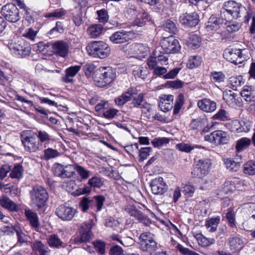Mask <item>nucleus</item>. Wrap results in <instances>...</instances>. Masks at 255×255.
Wrapping results in <instances>:
<instances>
[{
    "label": "nucleus",
    "mask_w": 255,
    "mask_h": 255,
    "mask_svg": "<svg viewBox=\"0 0 255 255\" xmlns=\"http://www.w3.org/2000/svg\"><path fill=\"white\" fill-rule=\"evenodd\" d=\"M225 76L222 72L214 71L211 73V79L215 83H221L224 81Z\"/></svg>",
    "instance_id": "nucleus-53"
},
{
    "label": "nucleus",
    "mask_w": 255,
    "mask_h": 255,
    "mask_svg": "<svg viewBox=\"0 0 255 255\" xmlns=\"http://www.w3.org/2000/svg\"><path fill=\"white\" fill-rule=\"evenodd\" d=\"M133 74L135 78L143 79L146 75V69L144 67L136 66L133 70Z\"/></svg>",
    "instance_id": "nucleus-59"
},
{
    "label": "nucleus",
    "mask_w": 255,
    "mask_h": 255,
    "mask_svg": "<svg viewBox=\"0 0 255 255\" xmlns=\"http://www.w3.org/2000/svg\"><path fill=\"white\" fill-rule=\"evenodd\" d=\"M60 155V154L57 150L51 148H48L44 150L43 156L45 159L49 160L58 157Z\"/></svg>",
    "instance_id": "nucleus-48"
},
{
    "label": "nucleus",
    "mask_w": 255,
    "mask_h": 255,
    "mask_svg": "<svg viewBox=\"0 0 255 255\" xmlns=\"http://www.w3.org/2000/svg\"><path fill=\"white\" fill-rule=\"evenodd\" d=\"M229 243L231 250L234 253L240 252L244 246L242 240L237 237L230 238Z\"/></svg>",
    "instance_id": "nucleus-28"
},
{
    "label": "nucleus",
    "mask_w": 255,
    "mask_h": 255,
    "mask_svg": "<svg viewBox=\"0 0 255 255\" xmlns=\"http://www.w3.org/2000/svg\"><path fill=\"white\" fill-rule=\"evenodd\" d=\"M150 187L152 192L155 195H162L165 193L168 189V186L163 178L156 177L150 182Z\"/></svg>",
    "instance_id": "nucleus-14"
},
{
    "label": "nucleus",
    "mask_w": 255,
    "mask_h": 255,
    "mask_svg": "<svg viewBox=\"0 0 255 255\" xmlns=\"http://www.w3.org/2000/svg\"><path fill=\"white\" fill-rule=\"evenodd\" d=\"M237 95L231 90L226 91L223 93V99L226 103L233 108L240 106L241 102Z\"/></svg>",
    "instance_id": "nucleus-22"
},
{
    "label": "nucleus",
    "mask_w": 255,
    "mask_h": 255,
    "mask_svg": "<svg viewBox=\"0 0 255 255\" xmlns=\"http://www.w3.org/2000/svg\"><path fill=\"white\" fill-rule=\"evenodd\" d=\"M220 222L219 216L211 218L206 220L205 226L209 232L214 233L216 231Z\"/></svg>",
    "instance_id": "nucleus-29"
},
{
    "label": "nucleus",
    "mask_w": 255,
    "mask_h": 255,
    "mask_svg": "<svg viewBox=\"0 0 255 255\" xmlns=\"http://www.w3.org/2000/svg\"><path fill=\"white\" fill-rule=\"evenodd\" d=\"M212 165L210 159L203 158L197 161L196 167L192 172V174L195 177L202 178L207 175Z\"/></svg>",
    "instance_id": "nucleus-10"
},
{
    "label": "nucleus",
    "mask_w": 255,
    "mask_h": 255,
    "mask_svg": "<svg viewBox=\"0 0 255 255\" xmlns=\"http://www.w3.org/2000/svg\"><path fill=\"white\" fill-rule=\"evenodd\" d=\"M201 61V58L200 56H192L188 60L187 66L191 69L194 68L199 66Z\"/></svg>",
    "instance_id": "nucleus-49"
},
{
    "label": "nucleus",
    "mask_w": 255,
    "mask_h": 255,
    "mask_svg": "<svg viewBox=\"0 0 255 255\" xmlns=\"http://www.w3.org/2000/svg\"><path fill=\"white\" fill-rule=\"evenodd\" d=\"M48 245L52 248H58L63 245V242L56 234H52L47 238Z\"/></svg>",
    "instance_id": "nucleus-37"
},
{
    "label": "nucleus",
    "mask_w": 255,
    "mask_h": 255,
    "mask_svg": "<svg viewBox=\"0 0 255 255\" xmlns=\"http://www.w3.org/2000/svg\"><path fill=\"white\" fill-rule=\"evenodd\" d=\"M254 88L252 86H245L241 92V95L246 101H251L254 97Z\"/></svg>",
    "instance_id": "nucleus-36"
},
{
    "label": "nucleus",
    "mask_w": 255,
    "mask_h": 255,
    "mask_svg": "<svg viewBox=\"0 0 255 255\" xmlns=\"http://www.w3.org/2000/svg\"><path fill=\"white\" fill-rule=\"evenodd\" d=\"M161 47L166 54H174L179 51L181 46L178 40L174 36L163 38L160 41Z\"/></svg>",
    "instance_id": "nucleus-8"
},
{
    "label": "nucleus",
    "mask_w": 255,
    "mask_h": 255,
    "mask_svg": "<svg viewBox=\"0 0 255 255\" xmlns=\"http://www.w3.org/2000/svg\"><path fill=\"white\" fill-rule=\"evenodd\" d=\"M246 11L245 7L241 3L235 1L229 0L224 3L222 14H224L225 16L231 15L234 18H237L241 16V13Z\"/></svg>",
    "instance_id": "nucleus-6"
},
{
    "label": "nucleus",
    "mask_w": 255,
    "mask_h": 255,
    "mask_svg": "<svg viewBox=\"0 0 255 255\" xmlns=\"http://www.w3.org/2000/svg\"><path fill=\"white\" fill-rule=\"evenodd\" d=\"M183 104V96L182 95H180L179 96V98L176 101L174 108L173 110V114L176 115H177Z\"/></svg>",
    "instance_id": "nucleus-62"
},
{
    "label": "nucleus",
    "mask_w": 255,
    "mask_h": 255,
    "mask_svg": "<svg viewBox=\"0 0 255 255\" xmlns=\"http://www.w3.org/2000/svg\"><path fill=\"white\" fill-rule=\"evenodd\" d=\"M19 224H16L14 225H11L10 226H3L1 227L0 232L4 235H12L15 232V228L18 227Z\"/></svg>",
    "instance_id": "nucleus-56"
},
{
    "label": "nucleus",
    "mask_w": 255,
    "mask_h": 255,
    "mask_svg": "<svg viewBox=\"0 0 255 255\" xmlns=\"http://www.w3.org/2000/svg\"><path fill=\"white\" fill-rule=\"evenodd\" d=\"M77 213V210L73 207L60 205L56 210V215L62 220L70 221Z\"/></svg>",
    "instance_id": "nucleus-13"
},
{
    "label": "nucleus",
    "mask_w": 255,
    "mask_h": 255,
    "mask_svg": "<svg viewBox=\"0 0 255 255\" xmlns=\"http://www.w3.org/2000/svg\"><path fill=\"white\" fill-rule=\"evenodd\" d=\"M37 138V134L32 130H26L21 133V140L25 149L30 152H36L39 148L40 142Z\"/></svg>",
    "instance_id": "nucleus-3"
},
{
    "label": "nucleus",
    "mask_w": 255,
    "mask_h": 255,
    "mask_svg": "<svg viewBox=\"0 0 255 255\" xmlns=\"http://www.w3.org/2000/svg\"><path fill=\"white\" fill-rule=\"evenodd\" d=\"M177 147L179 150L186 152H189L195 148H204L203 147L199 145H192L189 144H186L184 143H181L177 144Z\"/></svg>",
    "instance_id": "nucleus-44"
},
{
    "label": "nucleus",
    "mask_w": 255,
    "mask_h": 255,
    "mask_svg": "<svg viewBox=\"0 0 255 255\" xmlns=\"http://www.w3.org/2000/svg\"><path fill=\"white\" fill-rule=\"evenodd\" d=\"M52 48L54 54L61 57H66L68 54L69 46L64 41H56L52 44Z\"/></svg>",
    "instance_id": "nucleus-18"
},
{
    "label": "nucleus",
    "mask_w": 255,
    "mask_h": 255,
    "mask_svg": "<svg viewBox=\"0 0 255 255\" xmlns=\"http://www.w3.org/2000/svg\"><path fill=\"white\" fill-rule=\"evenodd\" d=\"M75 164L63 165L55 164L53 168L54 174L62 178H71L75 173Z\"/></svg>",
    "instance_id": "nucleus-12"
},
{
    "label": "nucleus",
    "mask_w": 255,
    "mask_h": 255,
    "mask_svg": "<svg viewBox=\"0 0 255 255\" xmlns=\"http://www.w3.org/2000/svg\"><path fill=\"white\" fill-rule=\"evenodd\" d=\"M251 144L250 138L242 137L236 141V149L238 152H241L249 147Z\"/></svg>",
    "instance_id": "nucleus-34"
},
{
    "label": "nucleus",
    "mask_w": 255,
    "mask_h": 255,
    "mask_svg": "<svg viewBox=\"0 0 255 255\" xmlns=\"http://www.w3.org/2000/svg\"><path fill=\"white\" fill-rule=\"evenodd\" d=\"M103 31V27L100 24H94L89 26L87 29L88 34L91 38L99 36Z\"/></svg>",
    "instance_id": "nucleus-35"
},
{
    "label": "nucleus",
    "mask_w": 255,
    "mask_h": 255,
    "mask_svg": "<svg viewBox=\"0 0 255 255\" xmlns=\"http://www.w3.org/2000/svg\"><path fill=\"white\" fill-rule=\"evenodd\" d=\"M118 111L115 109H105L103 111V116L108 119H112L117 115Z\"/></svg>",
    "instance_id": "nucleus-58"
},
{
    "label": "nucleus",
    "mask_w": 255,
    "mask_h": 255,
    "mask_svg": "<svg viewBox=\"0 0 255 255\" xmlns=\"http://www.w3.org/2000/svg\"><path fill=\"white\" fill-rule=\"evenodd\" d=\"M223 56L227 61L235 64L241 63V61L240 60L242 57L241 49L227 48L225 50Z\"/></svg>",
    "instance_id": "nucleus-15"
},
{
    "label": "nucleus",
    "mask_w": 255,
    "mask_h": 255,
    "mask_svg": "<svg viewBox=\"0 0 255 255\" xmlns=\"http://www.w3.org/2000/svg\"><path fill=\"white\" fill-rule=\"evenodd\" d=\"M169 193L170 196L173 198V202L176 203L181 197V189L179 186H177L175 188L170 190Z\"/></svg>",
    "instance_id": "nucleus-60"
},
{
    "label": "nucleus",
    "mask_w": 255,
    "mask_h": 255,
    "mask_svg": "<svg viewBox=\"0 0 255 255\" xmlns=\"http://www.w3.org/2000/svg\"><path fill=\"white\" fill-rule=\"evenodd\" d=\"M198 244L203 247H208L215 244V240L214 238H207L201 234H197L194 236Z\"/></svg>",
    "instance_id": "nucleus-32"
},
{
    "label": "nucleus",
    "mask_w": 255,
    "mask_h": 255,
    "mask_svg": "<svg viewBox=\"0 0 255 255\" xmlns=\"http://www.w3.org/2000/svg\"><path fill=\"white\" fill-rule=\"evenodd\" d=\"M37 137L41 143L48 142L51 139V136L44 130H39L37 134Z\"/></svg>",
    "instance_id": "nucleus-61"
},
{
    "label": "nucleus",
    "mask_w": 255,
    "mask_h": 255,
    "mask_svg": "<svg viewBox=\"0 0 255 255\" xmlns=\"http://www.w3.org/2000/svg\"><path fill=\"white\" fill-rule=\"evenodd\" d=\"M204 139L212 145L217 146L228 143L230 140V136L226 131L217 130L205 135Z\"/></svg>",
    "instance_id": "nucleus-5"
},
{
    "label": "nucleus",
    "mask_w": 255,
    "mask_h": 255,
    "mask_svg": "<svg viewBox=\"0 0 255 255\" xmlns=\"http://www.w3.org/2000/svg\"><path fill=\"white\" fill-rule=\"evenodd\" d=\"M86 50L90 55L99 58L108 57L111 52L110 47L102 41H94L86 46Z\"/></svg>",
    "instance_id": "nucleus-2"
},
{
    "label": "nucleus",
    "mask_w": 255,
    "mask_h": 255,
    "mask_svg": "<svg viewBox=\"0 0 255 255\" xmlns=\"http://www.w3.org/2000/svg\"><path fill=\"white\" fill-rule=\"evenodd\" d=\"M198 106L206 112H212L216 109V103L207 99L199 101L198 102Z\"/></svg>",
    "instance_id": "nucleus-27"
},
{
    "label": "nucleus",
    "mask_w": 255,
    "mask_h": 255,
    "mask_svg": "<svg viewBox=\"0 0 255 255\" xmlns=\"http://www.w3.org/2000/svg\"><path fill=\"white\" fill-rule=\"evenodd\" d=\"M32 247L34 251L38 252L40 255H47L48 254V248L41 241H36L34 242Z\"/></svg>",
    "instance_id": "nucleus-39"
},
{
    "label": "nucleus",
    "mask_w": 255,
    "mask_h": 255,
    "mask_svg": "<svg viewBox=\"0 0 255 255\" xmlns=\"http://www.w3.org/2000/svg\"><path fill=\"white\" fill-rule=\"evenodd\" d=\"M141 249L144 252H152L156 250L157 244L154 240L153 234L145 232L139 236Z\"/></svg>",
    "instance_id": "nucleus-9"
},
{
    "label": "nucleus",
    "mask_w": 255,
    "mask_h": 255,
    "mask_svg": "<svg viewBox=\"0 0 255 255\" xmlns=\"http://www.w3.org/2000/svg\"><path fill=\"white\" fill-rule=\"evenodd\" d=\"M0 204L3 208L11 211L17 210V205L6 196H2L0 198Z\"/></svg>",
    "instance_id": "nucleus-33"
},
{
    "label": "nucleus",
    "mask_w": 255,
    "mask_h": 255,
    "mask_svg": "<svg viewBox=\"0 0 255 255\" xmlns=\"http://www.w3.org/2000/svg\"><path fill=\"white\" fill-rule=\"evenodd\" d=\"M173 96L171 95H162L159 98V107L164 112L171 110L173 107Z\"/></svg>",
    "instance_id": "nucleus-19"
},
{
    "label": "nucleus",
    "mask_w": 255,
    "mask_h": 255,
    "mask_svg": "<svg viewBox=\"0 0 255 255\" xmlns=\"http://www.w3.org/2000/svg\"><path fill=\"white\" fill-rule=\"evenodd\" d=\"M213 119L222 121H226L230 119L229 114L224 110H219L217 114L213 116Z\"/></svg>",
    "instance_id": "nucleus-54"
},
{
    "label": "nucleus",
    "mask_w": 255,
    "mask_h": 255,
    "mask_svg": "<svg viewBox=\"0 0 255 255\" xmlns=\"http://www.w3.org/2000/svg\"><path fill=\"white\" fill-rule=\"evenodd\" d=\"M137 91L136 89L133 88L128 89L127 92L116 98L115 99V102L118 106H123L129 101L134 95L137 94Z\"/></svg>",
    "instance_id": "nucleus-21"
},
{
    "label": "nucleus",
    "mask_w": 255,
    "mask_h": 255,
    "mask_svg": "<svg viewBox=\"0 0 255 255\" xmlns=\"http://www.w3.org/2000/svg\"><path fill=\"white\" fill-rule=\"evenodd\" d=\"M104 179L100 177L95 176L91 178L88 181V184L91 187L100 188L104 183Z\"/></svg>",
    "instance_id": "nucleus-42"
},
{
    "label": "nucleus",
    "mask_w": 255,
    "mask_h": 255,
    "mask_svg": "<svg viewBox=\"0 0 255 255\" xmlns=\"http://www.w3.org/2000/svg\"><path fill=\"white\" fill-rule=\"evenodd\" d=\"M224 162L226 168L230 171L236 172L240 167L239 162L236 161L231 158H226L224 160Z\"/></svg>",
    "instance_id": "nucleus-41"
},
{
    "label": "nucleus",
    "mask_w": 255,
    "mask_h": 255,
    "mask_svg": "<svg viewBox=\"0 0 255 255\" xmlns=\"http://www.w3.org/2000/svg\"><path fill=\"white\" fill-rule=\"evenodd\" d=\"M243 171L246 174H255V161H250L245 163L243 167Z\"/></svg>",
    "instance_id": "nucleus-46"
},
{
    "label": "nucleus",
    "mask_w": 255,
    "mask_h": 255,
    "mask_svg": "<svg viewBox=\"0 0 255 255\" xmlns=\"http://www.w3.org/2000/svg\"><path fill=\"white\" fill-rule=\"evenodd\" d=\"M230 130L234 132L240 133L241 124L240 120H235L232 121L229 125Z\"/></svg>",
    "instance_id": "nucleus-64"
},
{
    "label": "nucleus",
    "mask_w": 255,
    "mask_h": 255,
    "mask_svg": "<svg viewBox=\"0 0 255 255\" xmlns=\"http://www.w3.org/2000/svg\"><path fill=\"white\" fill-rule=\"evenodd\" d=\"M126 212L131 217L135 219L141 221L143 218V215L142 212L138 210L135 207L132 205H128L126 208Z\"/></svg>",
    "instance_id": "nucleus-38"
},
{
    "label": "nucleus",
    "mask_w": 255,
    "mask_h": 255,
    "mask_svg": "<svg viewBox=\"0 0 255 255\" xmlns=\"http://www.w3.org/2000/svg\"><path fill=\"white\" fill-rule=\"evenodd\" d=\"M131 34L130 31L122 30L114 33L110 37V40L114 44H122L128 41Z\"/></svg>",
    "instance_id": "nucleus-17"
},
{
    "label": "nucleus",
    "mask_w": 255,
    "mask_h": 255,
    "mask_svg": "<svg viewBox=\"0 0 255 255\" xmlns=\"http://www.w3.org/2000/svg\"><path fill=\"white\" fill-rule=\"evenodd\" d=\"M235 183L233 181H227L225 182L223 187V192L228 194L233 193L236 190Z\"/></svg>",
    "instance_id": "nucleus-51"
},
{
    "label": "nucleus",
    "mask_w": 255,
    "mask_h": 255,
    "mask_svg": "<svg viewBox=\"0 0 255 255\" xmlns=\"http://www.w3.org/2000/svg\"><path fill=\"white\" fill-rule=\"evenodd\" d=\"M31 206L40 209L44 206L48 199L46 190L41 186H35L29 192Z\"/></svg>",
    "instance_id": "nucleus-1"
},
{
    "label": "nucleus",
    "mask_w": 255,
    "mask_h": 255,
    "mask_svg": "<svg viewBox=\"0 0 255 255\" xmlns=\"http://www.w3.org/2000/svg\"><path fill=\"white\" fill-rule=\"evenodd\" d=\"M9 49L15 55L22 57L30 53V48L22 39L12 40L8 45Z\"/></svg>",
    "instance_id": "nucleus-7"
},
{
    "label": "nucleus",
    "mask_w": 255,
    "mask_h": 255,
    "mask_svg": "<svg viewBox=\"0 0 255 255\" xmlns=\"http://www.w3.org/2000/svg\"><path fill=\"white\" fill-rule=\"evenodd\" d=\"M24 214L31 227L35 230L38 229L40 222L37 213L30 209H26L24 210Z\"/></svg>",
    "instance_id": "nucleus-26"
},
{
    "label": "nucleus",
    "mask_w": 255,
    "mask_h": 255,
    "mask_svg": "<svg viewBox=\"0 0 255 255\" xmlns=\"http://www.w3.org/2000/svg\"><path fill=\"white\" fill-rule=\"evenodd\" d=\"M75 171H76L81 179L85 180L88 179L90 175V171L86 170L82 166L78 164H75Z\"/></svg>",
    "instance_id": "nucleus-47"
},
{
    "label": "nucleus",
    "mask_w": 255,
    "mask_h": 255,
    "mask_svg": "<svg viewBox=\"0 0 255 255\" xmlns=\"http://www.w3.org/2000/svg\"><path fill=\"white\" fill-rule=\"evenodd\" d=\"M24 169L20 164H16L11 170L9 176L12 178L20 179L22 177Z\"/></svg>",
    "instance_id": "nucleus-40"
},
{
    "label": "nucleus",
    "mask_w": 255,
    "mask_h": 255,
    "mask_svg": "<svg viewBox=\"0 0 255 255\" xmlns=\"http://www.w3.org/2000/svg\"><path fill=\"white\" fill-rule=\"evenodd\" d=\"M144 95L143 93L139 94L136 97H132L131 104L135 108L144 109L148 112L152 110L151 106L143 101Z\"/></svg>",
    "instance_id": "nucleus-24"
},
{
    "label": "nucleus",
    "mask_w": 255,
    "mask_h": 255,
    "mask_svg": "<svg viewBox=\"0 0 255 255\" xmlns=\"http://www.w3.org/2000/svg\"><path fill=\"white\" fill-rule=\"evenodd\" d=\"M81 68V65L72 66L67 68L65 71V75L62 77V81L67 83L73 82V78L79 72Z\"/></svg>",
    "instance_id": "nucleus-23"
},
{
    "label": "nucleus",
    "mask_w": 255,
    "mask_h": 255,
    "mask_svg": "<svg viewBox=\"0 0 255 255\" xmlns=\"http://www.w3.org/2000/svg\"><path fill=\"white\" fill-rule=\"evenodd\" d=\"M186 42L189 47L193 49H196L200 46L201 38L197 34L191 33L189 34Z\"/></svg>",
    "instance_id": "nucleus-31"
},
{
    "label": "nucleus",
    "mask_w": 255,
    "mask_h": 255,
    "mask_svg": "<svg viewBox=\"0 0 255 255\" xmlns=\"http://www.w3.org/2000/svg\"><path fill=\"white\" fill-rule=\"evenodd\" d=\"M219 20L215 16H212L209 18L207 27L211 30H217L219 27Z\"/></svg>",
    "instance_id": "nucleus-55"
},
{
    "label": "nucleus",
    "mask_w": 255,
    "mask_h": 255,
    "mask_svg": "<svg viewBox=\"0 0 255 255\" xmlns=\"http://www.w3.org/2000/svg\"><path fill=\"white\" fill-rule=\"evenodd\" d=\"M105 225L108 228H110L113 230H118L119 229L120 223L118 220H115L113 217H109L105 221Z\"/></svg>",
    "instance_id": "nucleus-45"
},
{
    "label": "nucleus",
    "mask_w": 255,
    "mask_h": 255,
    "mask_svg": "<svg viewBox=\"0 0 255 255\" xmlns=\"http://www.w3.org/2000/svg\"><path fill=\"white\" fill-rule=\"evenodd\" d=\"M99 75L98 79L95 80L96 85L99 87H103L114 81L116 74L111 67H101L98 70Z\"/></svg>",
    "instance_id": "nucleus-4"
},
{
    "label": "nucleus",
    "mask_w": 255,
    "mask_h": 255,
    "mask_svg": "<svg viewBox=\"0 0 255 255\" xmlns=\"http://www.w3.org/2000/svg\"><path fill=\"white\" fill-rule=\"evenodd\" d=\"M146 16L147 14L145 13H140L138 14L137 18L133 21V24L138 26H142L146 21Z\"/></svg>",
    "instance_id": "nucleus-63"
},
{
    "label": "nucleus",
    "mask_w": 255,
    "mask_h": 255,
    "mask_svg": "<svg viewBox=\"0 0 255 255\" xmlns=\"http://www.w3.org/2000/svg\"><path fill=\"white\" fill-rule=\"evenodd\" d=\"M169 141L168 138L166 137H157L151 141V143L155 147H161L168 144Z\"/></svg>",
    "instance_id": "nucleus-52"
},
{
    "label": "nucleus",
    "mask_w": 255,
    "mask_h": 255,
    "mask_svg": "<svg viewBox=\"0 0 255 255\" xmlns=\"http://www.w3.org/2000/svg\"><path fill=\"white\" fill-rule=\"evenodd\" d=\"M93 226V222L92 220L84 223L82 226L83 230L80 238L81 242H86L92 239V233L91 230Z\"/></svg>",
    "instance_id": "nucleus-25"
},
{
    "label": "nucleus",
    "mask_w": 255,
    "mask_h": 255,
    "mask_svg": "<svg viewBox=\"0 0 255 255\" xmlns=\"http://www.w3.org/2000/svg\"><path fill=\"white\" fill-rule=\"evenodd\" d=\"M1 13L7 21L11 22H16L20 18L19 10L14 4L8 3L3 6Z\"/></svg>",
    "instance_id": "nucleus-11"
},
{
    "label": "nucleus",
    "mask_w": 255,
    "mask_h": 255,
    "mask_svg": "<svg viewBox=\"0 0 255 255\" xmlns=\"http://www.w3.org/2000/svg\"><path fill=\"white\" fill-rule=\"evenodd\" d=\"M179 20L182 25L186 27L195 26L199 23V15L196 12L186 13L180 16Z\"/></svg>",
    "instance_id": "nucleus-16"
},
{
    "label": "nucleus",
    "mask_w": 255,
    "mask_h": 255,
    "mask_svg": "<svg viewBox=\"0 0 255 255\" xmlns=\"http://www.w3.org/2000/svg\"><path fill=\"white\" fill-rule=\"evenodd\" d=\"M228 224L231 227H236L235 214L232 208H229L226 215Z\"/></svg>",
    "instance_id": "nucleus-50"
},
{
    "label": "nucleus",
    "mask_w": 255,
    "mask_h": 255,
    "mask_svg": "<svg viewBox=\"0 0 255 255\" xmlns=\"http://www.w3.org/2000/svg\"><path fill=\"white\" fill-rule=\"evenodd\" d=\"M130 49L132 53L136 54L140 59L145 58L150 52L149 48L143 44H132Z\"/></svg>",
    "instance_id": "nucleus-20"
},
{
    "label": "nucleus",
    "mask_w": 255,
    "mask_h": 255,
    "mask_svg": "<svg viewBox=\"0 0 255 255\" xmlns=\"http://www.w3.org/2000/svg\"><path fill=\"white\" fill-rule=\"evenodd\" d=\"M37 33V30H34L32 28L30 27L25 29L22 33V36L30 41H34Z\"/></svg>",
    "instance_id": "nucleus-43"
},
{
    "label": "nucleus",
    "mask_w": 255,
    "mask_h": 255,
    "mask_svg": "<svg viewBox=\"0 0 255 255\" xmlns=\"http://www.w3.org/2000/svg\"><path fill=\"white\" fill-rule=\"evenodd\" d=\"M15 233H16L17 239V244H19L20 245L27 244L28 242L29 236L22 229L19 224L18 227H16L15 228Z\"/></svg>",
    "instance_id": "nucleus-30"
},
{
    "label": "nucleus",
    "mask_w": 255,
    "mask_h": 255,
    "mask_svg": "<svg viewBox=\"0 0 255 255\" xmlns=\"http://www.w3.org/2000/svg\"><path fill=\"white\" fill-rule=\"evenodd\" d=\"M97 251L101 255H103L105 253L106 245L104 242L101 240H97L93 242Z\"/></svg>",
    "instance_id": "nucleus-57"
}]
</instances>
